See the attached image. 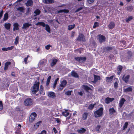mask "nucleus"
I'll return each mask as SVG.
<instances>
[{
  "label": "nucleus",
  "mask_w": 134,
  "mask_h": 134,
  "mask_svg": "<svg viewBox=\"0 0 134 134\" xmlns=\"http://www.w3.org/2000/svg\"><path fill=\"white\" fill-rule=\"evenodd\" d=\"M40 82L39 81H36L32 87L31 88V90L32 93L34 94L36 93L39 90V88Z\"/></svg>",
  "instance_id": "obj_1"
},
{
  "label": "nucleus",
  "mask_w": 134,
  "mask_h": 134,
  "mask_svg": "<svg viewBox=\"0 0 134 134\" xmlns=\"http://www.w3.org/2000/svg\"><path fill=\"white\" fill-rule=\"evenodd\" d=\"M33 103V100L30 98H28L26 99L24 101L25 105L27 106H30L32 105Z\"/></svg>",
  "instance_id": "obj_2"
},
{
  "label": "nucleus",
  "mask_w": 134,
  "mask_h": 134,
  "mask_svg": "<svg viewBox=\"0 0 134 134\" xmlns=\"http://www.w3.org/2000/svg\"><path fill=\"white\" fill-rule=\"evenodd\" d=\"M37 114L35 112L32 113L31 114L29 119V121L30 122H32L35 120Z\"/></svg>",
  "instance_id": "obj_3"
},
{
  "label": "nucleus",
  "mask_w": 134,
  "mask_h": 134,
  "mask_svg": "<svg viewBox=\"0 0 134 134\" xmlns=\"http://www.w3.org/2000/svg\"><path fill=\"white\" fill-rule=\"evenodd\" d=\"M75 59L80 63H82L85 62L86 58L85 57H76L75 58Z\"/></svg>",
  "instance_id": "obj_4"
},
{
  "label": "nucleus",
  "mask_w": 134,
  "mask_h": 134,
  "mask_svg": "<svg viewBox=\"0 0 134 134\" xmlns=\"http://www.w3.org/2000/svg\"><path fill=\"white\" fill-rule=\"evenodd\" d=\"M77 41H84L85 40V37L82 34H80L76 39Z\"/></svg>",
  "instance_id": "obj_5"
},
{
  "label": "nucleus",
  "mask_w": 134,
  "mask_h": 134,
  "mask_svg": "<svg viewBox=\"0 0 134 134\" xmlns=\"http://www.w3.org/2000/svg\"><path fill=\"white\" fill-rule=\"evenodd\" d=\"M21 126L20 124H19L16 127V130L15 132V133L16 134H20L21 133Z\"/></svg>",
  "instance_id": "obj_6"
},
{
  "label": "nucleus",
  "mask_w": 134,
  "mask_h": 134,
  "mask_svg": "<svg viewBox=\"0 0 134 134\" xmlns=\"http://www.w3.org/2000/svg\"><path fill=\"white\" fill-rule=\"evenodd\" d=\"M67 83V82L66 80H64L62 81L59 87V89L60 91L62 90L65 87Z\"/></svg>",
  "instance_id": "obj_7"
},
{
  "label": "nucleus",
  "mask_w": 134,
  "mask_h": 134,
  "mask_svg": "<svg viewBox=\"0 0 134 134\" xmlns=\"http://www.w3.org/2000/svg\"><path fill=\"white\" fill-rule=\"evenodd\" d=\"M31 26V24L29 23H25L23 24L22 29H26Z\"/></svg>",
  "instance_id": "obj_8"
},
{
  "label": "nucleus",
  "mask_w": 134,
  "mask_h": 134,
  "mask_svg": "<svg viewBox=\"0 0 134 134\" xmlns=\"http://www.w3.org/2000/svg\"><path fill=\"white\" fill-rule=\"evenodd\" d=\"M48 96L49 97L52 98H55L56 97L55 93L52 92H48Z\"/></svg>",
  "instance_id": "obj_9"
},
{
  "label": "nucleus",
  "mask_w": 134,
  "mask_h": 134,
  "mask_svg": "<svg viewBox=\"0 0 134 134\" xmlns=\"http://www.w3.org/2000/svg\"><path fill=\"white\" fill-rule=\"evenodd\" d=\"M94 115L96 117H100V108L95 112Z\"/></svg>",
  "instance_id": "obj_10"
},
{
  "label": "nucleus",
  "mask_w": 134,
  "mask_h": 134,
  "mask_svg": "<svg viewBox=\"0 0 134 134\" xmlns=\"http://www.w3.org/2000/svg\"><path fill=\"white\" fill-rule=\"evenodd\" d=\"M33 2L32 0H28L25 3V4L27 7H32L33 5Z\"/></svg>",
  "instance_id": "obj_11"
},
{
  "label": "nucleus",
  "mask_w": 134,
  "mask_h": 134,
  "mask_svg": "<svg viewBox=\"0 0 134 134\" xmlns=\"http://www.w3.org/2000/svg\"><path fill=\"white\" fill-rule=\"evenodd\" d=\"M114 100V98H110L109 97H107L105 99V102L106 103L108 104L110 103V102H112Z\"/></svg>",
  "instance_id": "obj_12"
},
{
  "label": "nucleus",
  "mask_w": 134,
  "mask_h": 134,
  "mask_svg": "<svg viewBox=\"0 0 134 134\" xmlns=\"http://www.w3.org/2000/svg\"><path fill=\"white\" fill-rule=\"evenodd\" d=\"M129 78L130 76L129 75H127L126 76H125L124 75L122 77V79L126 83H127L128 82Z\"/></svg>",
  "instance_id": "obj_13"
},
{
  "label": "nucleus",
  "mask_w": 134,
  "mask_h": 134,
  "mask_svg": "<svg viewBox=\"0 0 134 134\" xmlns=\"http://www.w3.org/2000/svg\"><path fill=\"white\" fill-rule=\"evenodd\" d=\"M71 76L75 78H78L79 75L75 71H72L71 72Z\"/></svg>",
  "instance_id": "obj_14"
},
{
  "label": "nucleus",
  "mask_w": 134,
  "mask_h": 134,
  "mask_svg": "<svg viewBox=\"0 0 134 134\" xmlns=\"http://www.w3.org/2000/svg\"><path fill=\"white\" fill-rule=\"evenodd\" d=\"M125 101L126 100L124 98H122L121 99L119 103V106L120 108L122 107Z\"/></svg>",
  "instance_id": "obj_15"
},
{
  "label": "nucleus",
  "mask_w": 134,
  "mask_h": 134,
  "mask_svg": "<svg viewBox=\"0 0 134 134\" xmlns=\"http://www.w3.org/2000/svg\"><path fill=\"white\" fill-rule=\"evenodd\" d=\"M52 62L51 63V66L52 67L56 64L57 62L58 61V60L55 58H53L52 59Z\"/></svg>",
  "instance_id": "obj_16"
},
{
  "label": "nucleus",
  "mask_w": 134,
  "mask_h": 134,
  "mask_svg": "<svg viewBox=\"0 0 134 134\" xmlns=\"http://www.w3.org/2000/svg\"><path fill=\"white\" fill-rule=\"evenodd\" d=\"M115 26V24L113 22H111L108 25L109 29H112L114 28Z\"/></svg>",
  "instance_id": "obj_17"
},
{
  "label": "nucleus",
  "mask_w": 134,
  "mask_h": 134,
  "mask_svg": "<svg viewBox=\"0 0 134 134\" xmlns=\"http://www.w3.org/2000/svg\"><path fill=\"white\" fill-rule=\"evenodd\" d=\"M19 25L17 23H15L13 24V30L14 31H15V30H18L19 29Z\"/></svg>",
  "instance_id": "obj_18"
},
{
  "label": "nucleus",
  "mask_w": 134,
  "mask_h": 134,
  "mask_svg": "<svg viewBox=\"0 0 134 134\" xmlns=\"http://www.w3.org/2000/svg\"><path fill=\"white\" fill-rule=\"evenodd\" d=\"M62 114L64 116L66 117L69 114V113L68 112V110H65L62 113Z\"/></svg>",
  "instance_id": "obj_19"
},
{
  "label": "nucleus",
  "mask_w": 134,
  "mask_h": 134,
  "mask_svg": "<svg viewBox=\"0 0 134 134\" xmlns=\"http://www.w3.org/2000/svg\"><path fill=\"white\" fill-rule=\"evenodd\" d=\"M11 25V24L10 23H5L4 26L6 29L9 30L10 29Z\"/></svg>",
  "instance_id": "obj_20"
},
{
  "label": "nucleus",
  "mask_w": 134,
  "mask_h": 134,
  "mask_svg": "<svg viewBox=\"0 0 134 134\" xmlns=\"http://www.w3.org/2000/svg\"><path fill=\"white\" fill-rule=\"evenodd\" d=\"M47 61L45 59H43L41 60L39 62V64L42 66L45 65V64L46 63Z\"/></svg>",
  "instance_id": "obj_21"
},
{
  "label": "nucleus",
  "mask_w": 134,
  "mask_h": 134,
  "mask_svg": "<svg viewBox=\"0 0 134 134\" xmlns=\"http://www.w3.org/2000/svg\"><path fill=\"white\" fill-rule=\"evenodd\" d=\"M86 130L83 128H81L80 129L78 130L77 131L79 133H84L86 131Z\"/></svg>",
  "instance_id": "obj_22"
},
{
  "label": "nucleus",
  "mask_w": 134,
  "mask_h": 134,
  "mask_svg": "<svg viewBox=\"0 0 134 134\" xmlns=\"http://www.w3.org/2000/svg\"><path fill=\"white\" fill-rule=\"evenodd\" d=\"M93 76L94 77V80L92 81V82L95 83L100 78V77L98 76H96L95 75H94Z\"/></svg>",
  "instance_id": "obj_23"
},
{
  "label": "nucleus",
  "mask_w": 134,
  "mask_h": 134,
  "mask_svg": "<svg viewBox=\"0 0 134 134\" xmlns=\"http://www.w3.org/2000/svg\"><path fill=\"white\" fill-rule=\"evenodd\" d=\"M53 0H43V2L45 3H54Z\"/></svg>",
  "instance_id": "obj_24"
},
{
  "label": "nucleus",
  "mask_w": 134,
  "mask_h": 134,
  "mask_svg": "<svg viewBox=\"0 0 134 134\" xmlns=\"http://www.w3.org/2000/svg\"><path fill=\"white\" fill-rule=\"evenodd\" d=\"M114 48L113 47H109L108 46L104 48V49L105 51H110V50L113 49Z\"/></svg>",
  "instance_id": "obj_25"
},
{
  "label": "nucleus",
  "mask_w": 134,
  "mask_h": 134,
  "mask_svg": "<svg viewBox=\"0 0 134 134\" xmlns=\"http://www.w3.org/2000/svg\"><path fill=\"white\" fill-rule=\"evenodd\" d=\"M11 63L10 62H7L5 65L4 70H5L7 69L8 66L10 65Z\"/></svg>",
  "instance_id": "obj_26"
},
{
  "label": "nucleus",
  "mask_w": 134,
  "mask_h": 134,
  "mask_svg": "<svg viewBox=\"0 0 134 134\" xmlns=\"http://www.w3.org/2000/svg\"><path fill=\"white\" fill-rule=\"evenodd\" d=\"M117 68L118 70V75H120L122 69V67L121 65H119L118 66Z\"/></svg>",
  "instance_id": "obj_27"
},
{
  "label": "nucleus",
  "mask_w": 134,
  "mask_h": 134,
  "mask_svg": "<svg viewBox=\"0 0 134 134\" xmlns=\"http://www.w3.org/2000/svg\"><path fill=\"white\" fill-rule=\"evenodd\" d=\"M45 26L46 27L45 29L46 31H47L48 32L50 33L51 29L49 25L47 24H45Z\"/></svg>",
  "instance_id": "obj_28"
},
{
  "label": "nucleus",
  "mask_w": 134,
  "mask_h": 134,
  "mask_svg": "<svg viewBox=\"0 0 134 134\" xmlns=\"http://www.w3.org/2000/svg\"><path fill=\"white\" fill-rule=\"evenodd\" d=\"M113 76H110V77H106V81L107 82H111L112 80Z\"/></svg>",
  "instance_id": "obj_29"
},
{
  "label": "nucleus",
  "mask_w": 134,
  "mask_h": 134,
  "mask_svg": "<svg viewBox=\"0 0 134 134\" xmlns=\"http://www.w3.org/2000/svg\"><path fill=\"white\" fill-rule=\"evenodd\" d=\"M17 10L19 11L20 13H24V9L23 7H19L17 9Z\"/></svg>",
  "instance_id": "obj_30"
},
{
  "label": "nucleus",
  "mask_w": 134,
  "mask_h": 134,
  "mask_svg": "<svg viewBox=\"0 0 134 134\" xmlns=\"http://www.w3.org/2000/svg\"><path fill=\"white\" fill-rule=\"evenodd\" d=\"M88 113H87L85 112L82 115V119L85 120L86 119L88 116Z\"/></svg>",
  "instance_id": "obj_31"
},
{
  "label": "nucleus",
  "mask_w": 134,
  "mask_h": 134,
  "mask_svg": "<svg viewBox=\"0 0 134 134\" xmlns=\"http://www.w3.org/2000/svg\"><path fill=\"white\" fill-rule=\"evenodd\" d=\"M36 25L37 26L41 25L43 27H44L45 26V24L43 22H38L36 24Z\"/></svg>",
  "instance_id": "obj_32"
},
{
  "label": "nucleus",
  "mask_w": 134,
  "mask_h": 134,
  "mask_svg": "<svg viewBox=\"0 0 134 134\" xmlns=\"http://www.w3.org/2000/svg\"><path fill=\"white\" fill-rule=\"evenodd\" d=\"M43 88L42 85L40 86L39 92L41 94H44V93L43 92Z\"/></svg>",
  "instance_id": "obj_33"
},
{
  "label": "nucleus",
  "mask_w": 134,
  "mask_h": 134,
  "mask_svg": "<svg viewBox=\"0 0 134 134\" xmlns=\"http://www.w3.org/2000/svg\"><path fill=\"white\" fill-rule=\"evenodd\" d=\"M19 37L18 36H17L15 39V41L14 42V43L15 45L16 46L17 45V44L19 43Z\"/></svg>",
  "instance_id": "obj_34"
},
{
  "label": "nucleus",
  "mask_w": 134,
  "mask_h": 134,
  "mask_svg": "<svg viewBox=\"0 0 134 134\" xmlns=\"http://www.w3.org/2000/svg\"><path fill=\"white\" fill-rule=\"evenodd\" d=\"M75 24H74L73 25H69L68 26V29L69 30H71L74 28L75 27Z\"/></svg>",
  "instance_id": "obj_35"
},
{
  "label": "nucleus",
  "mask_w": 134,
  "mask_h": 134,
  "mask_svg": "<svg viewBox=\"0 0 134 134\" xmlns=\"http://www.w3.org/2000/svg\"><path fill=\"white\" fill-rule=\"evenodd\" d=\"M132 88L131 87H128L124 89V91L125 92H131L132 91Z\"/></svg>",
  "instance_id": "obj_36"
},
{
  "label": "nucleus",
  "mask_w": 134,
  "mask_h": 134,
  "mask_svg": "<svg viewBox=\"0 0 134 134\" xmlns=\"http://www.w3.org/2000/svg\"><path fill=\"white\" fill-rule=\"evenodd\" d=\"M51 78V76H49V77L47 78L46 84V86H48L50 82Z\"/></svg>",
  "instance_id": "obj_37"
},
{
  "label": "nucleus",
  "mask_w": 134,
  "mask_h": 134,
  "mask_svg": "<svg viewBox=\"0 0 134 134\" xmlns=\"http://www.w3.org/2000/svg\"><path fill=\"white\" fill-rule=\"evenodd\" d=\"M41 122V121H39L35 124L34 125V128L35 129H37L38 128Z\"/></svg>",
  "instance_id": "obj_38"
},
{
  "label": "nucleus",
  "mask_w": 134,
  "mask_h": 134,
  "mask_svg": "<svg viewBox=\"0 0 134 134\" xmlns=\"http://www.w3.org/2000/svg\"><path fill=\"white\" fill-rule=\"evenodd\" d=\"M106 39V38L105 36L103 35H101V43L102 42H105Z\"/></svg>",
  "instance_id": "obj_39"
},
{
  "label": "nucleus",
  "mask_w": 134,
  "mask_h": 134,
  "mask_svg": "<svg viewBox=\"0 0 134 134\" xmlns=\"http://www.w3.org/2000/svg\"><path fill=\"white\" fill-rule=\"evenodd\" d=\"M82 88L87 91H88V90H90V88L88 86L85 85H83Z\"/></svg>",
  "instance_id": "obj_40"
},
{
  "label": "nucleus",
  "mask_w": 134,
  "mask_h": 134,
  "mask_svg": "<svg viewBox=\"0 0 134 134\" xmlns=\"http://www.w3.org/2000/svg\"><path fill=\"white\" fill-rule=\"evenodd\" d=\"M40 11L38 9H36L34 12V13L35 14V15L34 16H36L37 15H39L40 13Z\"/></svg>",
  "instance_id": "obj_41"
},
{
  "label": "nucleus",
  "mask_w": 134,
  "mask_h": 134,
  "mask_svg": "<svg viewBox=\"0 0 134 134\" xmlns=\"http://www.w3.org/2000/svg\"><path fill=\"white\" fill-rule=\"evenodd\" d=\"M96 104H90L88 106V109H90L92 110V109L94 107L95 105Z\"/></svg>",
  "instance_id": "obj_42"
},
{
  "label": "nucleus",
  "mask_w": 134,
  "mask_h": 134,
  "mask_svg": "<svg viewBox=\"0 0 134 134\" xmlns=\"http://www.w3.org/2000/svg\"><path fill=\"white\" fill-rule=\"evenodd\" d=\"M109 113L110 114H113L115 112V111L113 108H110L109 109Z\"/></svg>",
  "instance_id": "obj_43"
},
{
  "label": "nucleus",
  "mask_w": 134,
  "mask_h": 134,
  "mask_svg": "<svg viewBox=\"0 0 134 134\" xmlns=\"http://www.w3.org/2000/svg\"><path fill=\"white\" fill-rule=\"evenodd\" d=\"M69 12V11L67 10H60L58 11V13H62L64 12L65 13H67Z\"/></svg>",
  "instance_id": "obj_44"
},
{
  "label": "nucleus",
  "mask_w": 134,
  "mask_h": 134,
  "mask_svg": "<svg viewBox=\"0 0 134 134\" xmlns=\"http://www.w3.org/2000/svg\"><path fill=\"white\" fill-rule=\"evenodd\" d=\"M48 22L51 24V25L52 26H54V24L53 22V21L52 20H48Z\"/></svg>",
  "instance_id": "obj_45"
},
{
  "label": "nucleus",
  "mask_w": 134,
  "mask_h": 134,
  "mask_svg": "<svg viewBox=\"0 0 134 134\" xmlns=\"http://www.w3.org/2000/svg\"><path fill=\"white\" fill-rule=\"evenodd\" d=\"M8 19V14L7 13H6L4 15L3 20L6 21Z\"/></svg>",
  "instance_id": "obj_46"
},
{
  "label": "nucleus",
  "mask_w": 134,
  "mask_h": 134,
  "mask_svg": "<svg viewBox=\"0 0 134 134\" xmlns=\"http://www.w3.org/2000/svg\"><path fill=\"white\" fill-rule=\"evenodd\" d=\"M133 17L132 16H129L126 19V21L128 23L130 21H131Z\"/></svg>",
  "instance_id": "obj_47"
},
{
  "label": "nucleus",
  "mask_w": 134,
  "mask_h": 134,
  "mask_svg": "<svg viewBox=\"0 0 134 134\" xmlns=\"http://www.w3.org/2000/svg\"><path fill=\"white\" fill-rule=\"evenodd\" d=\"M59 80V78H57L55 80L54 83L53 85V87L54 88L55 87V86L57 84V82Z\"/></svg>",
  "instance_id": "obj_48"
},
{
  "label": "nucleus",
  "mask_w": 134,
  "mask_h": 134,
  "mask_svg": "<svg viewBox=\"0 0 134 134\" xmlns=\"http://www.w3.org/2000/svg\"><path fill=\"white\" fill-rule=\"evenodd\" d=\"M128 125V123L127 122H126L125 123L123 127V130H124L125 129L127 128Z\"/></svg>",
  "instance_id": "obj_49"
},
{
  "label": "nucleus",
  "mask_w": 134,
  "mask_h": 134,
  "mask_svg": "<svg viewBox=\"0 0 134 134\" xmlns=\"http://www.w3.org/2000/svg\"><path fill=\"white\" fill-rule=\"evenodd\" d=\"M127 10L129 11H131L132 10V7L129 6L127 7Z\"/></svg>",
  "instance_id": "obj_50"
},
{
  "label": "nucleus",
  "mask_w": 134,
  "mask_h": 134,
  "mask_svg": "<svg viewBox=\"0 0 134 134\" xmlns=\"http://www.w3.org/2000/svg\"><path fill=\"white\" fill-rule=\"evenodd\" d=\"M99 23L98 22H95L93 26V28H94L97 27L99 25Z\"/></svg>",
  "instance_id": "obj_51"
},
{
  "label": "nucleus",
  "mask_w": 134,
  "mask_h": 134,
  "mask_svg": "<svg viewBox=\"0 0 134 134\" xmlns=\"http://www.w3.org/2000/svg\"><path fill=\"white\" fill-rule=\"evenodd\" d=\"M83 8V7H80L78 8L75 11V12H78L79 11L81 10Z\"/></svg>",
  "instance_id": "obj_52"
},
{
  "label": "nucleus",
  "mask_w": 134,
  "mask_h": 134,
  "mask_svg": "<svg viewBox=\"0 0 134 134\" xmlns=\"http://www.w3.org/2000/svg\"><path fill=\"white\" fill-rule=\"evenodd\" d=\"M30 57V56L29 55H27V57H26L24 59V61L23 62L25 63V64H27V60L28 58Z\"/></svg>",
  "instance_id": "obj_53"
},
{
  "label": "nucleus",
  "mask_w": 134,
  "mask_h": 134,
  "mask_svg": "<svg viewBox=\"0 0 134 134\" xmlns=\"http://www.w3.org/2000/svg\"><path fill=\"white\" fill-rule=\"evenodd\" d=\"M97 40L100 43V35H99L97 36Z\"/></svg>",
  "instance_id": "obj_54"
},
{
  "label": "nucleus",
  "mask_w": 134,
  "mask_h": 134,
  "mask_svg": "<svg viewBox=\"0 0 134 134\" xmlns=\"http://www.w3.org/2000/svg\"><path fill=\"white\" fill-rule=\"evenodd\" d=\"M100 126L99 125L97 126L96 128V131H100Z\"/></svg>",
  "instance_id": "obj_55"
},
{
  "label": "nucleus",
  "mask_w": 134,
  "mask_h": 134,
  "mask_svg": "<svg viewBox=\"0 0 134 134\" xmlns=\"http://www.w3.org/2000/svg\"><path fill=\"white\" fill-rule=\"evenodd\" d=\"M3 108V107L2 105V102L0 101V110H2Z\"/></svg>",
  "instance_id": "obj_56"
},
{
  "label": "nucleus",
  "mask_w": 134,
  "mask_h": 134,
  "mask_svg": "<svg viewBox=\"0 0 134 134\" xmlns=\"http://www.w3.org/2000/svg\"><path fill=\"white\" fill-rule=\"evenodd\" d=\"M14 47L13 46H12L10 47H8L7 48L8 50L10 51L13 48H14Z\"/></svg>",
  "instance_id": "obj_57"
},
{
  "label": "nucleus",
  "mask_w": 134,
  "mask_h": 134,
  "mask_svg": "<svg viewBox=\"0 0 134 134\" xmlns=\"http://www.w3.org/2000/svg\"><path fill=\"white\" fill-rule=\"evenodd\" d=\"M118 83L117 81L115 82L114 83V87L116 88L118 87Z\"/></svg>",
  "instance_id": "obj_58"
},
{
  "label": "nucleus",
  "mask_w": 134,
  "mask_h": 134,
  "mask_svg": "<svg viewBox=\"0 0 134 134\" xmlns=\"http://www.w3.org/2000/svg\"><path fill=\"white\" fill-rule=\"evenodd\" d=\"M94 0H87V2L89 4H91L93 3Z\"/></svg>",
  "instance_id": "obj_59"
},
{
  "label": "nucleus",
  "mask_w": 134,
  "mask_h": 134,
  "mask_svg": "<svg viewBox=\"0 0 134 134\" xmlns=\"http://www.w3.org/2000/svg\"><path fill=\"white\" fill-rule=\"evenodd\" d=\"M51 47V45L48 44L45 46V48L46 49L48 50L49 49V48Z\"/></svg>",
  "instance_id": "obj_60"
},
{
  "label": "nucleus",
  "mask_w": 134,
  "mask_h": 134,
  "mask_svg": "<svg viewBox=\"0 0 134 134\" xmlns=\"http://www.w3.org/2000/svg\"><path fill=\"white\" fill-rule=\"evenodd\" d=\"M2 50L3 51H8L7 48L4 47L3 48H2Z\"/></svg>",
  "instance_id": "obj_61"
},
{
  "label": "nucleus",
  "mask_w": 134,
  "mask_h": 134,
  "mask_svg": "<svg viewBox=\"0 0 134 134\" xmlns=\"http://www.w3.org/2000/svg\"><path fill=\"white\" fill-rule=\"evenodd\" d=\"M55 121H57V123H59L60 122V120L58 118H55Z\"/></svg>",
  "instance_id": "obj_62"
},
{
  "label": "nucleus",
  "mask_w": 134,
  "mask_h": 134,
  "mask_svg": "<svg viewBox=\"0 0 134 134\" xmlns=\"http://www.w3.org/2000/svg\"><path fill=\"white\" fill-rule=\"evenodd\" d=\"M66 94L67 95H70L71 94V91H68L66 93Z\"/></svg>",
  "instance_id": "obj_63"
},
{
  "label": "nucleus",
  "mask_w": 134,
  "mask_h": 134,
  "mask_svg": "<svg viewBox=\"0 0 134 134\" xmlns=\"http://www.w3.org/2000/svg\"><path fill=\"white\" fill-rule=\"evenodd\" d=\"M3 13V10H2L1 12L0 13V19H1Z\"/></svg>",
  "instance_id": "obj_64"
}]
</instances>
